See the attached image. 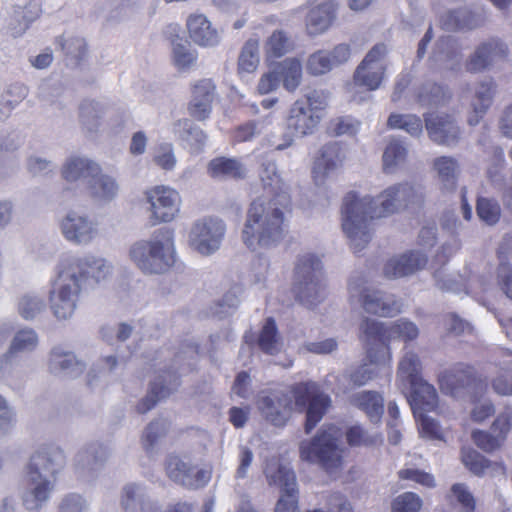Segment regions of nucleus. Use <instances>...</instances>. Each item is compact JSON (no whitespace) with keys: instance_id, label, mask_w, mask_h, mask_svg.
<instances>
[{"instance_id":"obj_1","label":"nucleus","mask_w":512,"mask_h":512,"mask_svg":"<svg viewBox=\"0 0 512 512\" xmlns=\"http://www.w3.org/2000/svg\"><path fill=\"white\" fill-rule=\"evenodd\" d=\"M423 200V194L409 183L389 187L376 198L359 199L355 192L347 193L341 210L342 228L353 252L360 253L370 242L373 220L393 214L400 207L422 204Z\"/></svg>"},{"instance_id":"obj_2","label":"nucleus","mask_w":512,"mask_h":512,"mask_svg":"<svg viewBox=\"0 0 512 512\" xmlns=\"http://www.w3.org/2000/svg\"><path fill=\"white\" fill-rule=\"evenodd\" d=\"M260 178L265 188H269L273 197L261 198L251 202L242 230V240L250 250L269 248L282 240L285 232L284 212L290 203V197L283 190L284 183L276 171L275 163L264 165Z\"/></svg>"},{"instance_id":"obj_3","label":"nucleus","mask_w":512,"mask_h":512,"mask_svg":"<svg viewBox=\"0 0 512 512\" xmlns=\"http://www.w3.org/2000/svg\"><path fill=\"white\" fill-rule=\"evenodd\" d=\"M293 405L299 412H306L304 429L307 434L317 426L331 407V398L312 381L295 383L288 393L260 394L256 406L264 419L275 427L288 423Z\"/></svg>"},{"instance_id":"obj_4","label":"nucleus","mask_w":512,"mask_h":512,"mask_svg":"<svg viewBox=\"0 0 512 512\" xmlns=\"http://www.w3.org/2000/svg\"><path fill=\"white\" fill-rule=\"evenodd\" d=\"M110 273V266L104 259L87 257L68 263L59 274L50 292V306L58 319H67L75 311L79 294L85 284L93 279L95 283L104 280Z\"/></svg>"},{"instance_id":"obj_5","label":"nucleus","mask_w":512,"mask_h":512,"mask_svg":"<svg viewBox=\"0 0 512 512\" xmlns=\"http://www.w3.org/2000/svg\"><path fill=\"white\" fill-rule=\"evenodd\" d=\"M360 329L365 340L372 346L367 350L369 364L364 363L350 373L349 379L355 386H363L375 377L377 371L370 368V365L390 367L389 343L391 340L410 341L416 339L419 333L414 323L404 320L385 326L381 322L366 318Z\"/></svg>"},{"instance_id":"obj_6","label":"nucleus","mask_w":512,"mask_h":512,"mask_svg":"<svg viewBox=\"0 0 512 512\" xmlns=\"http://www.w3.org/2000/svg\"><path fill=\"white\" fill-rule=\"evenodd\" d=\"M64 462L62 451L53 447L38 450L31 456L24 477L23 504L27 510L37 511L48 500Z\"/></svg>"},{"instance_id":"obj_7","label":"nucleus","mask_w":512,"mask_h":512,"mask_svg":"<svg viewBox=\"0 0 512 512\" xmlns=\"http://www.w3.org/2000/svg\"><path fill=\"white\" fill-rule=\"evenodd\" d=\"M422 365L417 354L406 353L401 359L397 377L402 386L409 390L408 401L414 411H433L438 404L435 387L425 381L421 375Z\"/></svg>"},{"instance_id":"obj_8","label":"nucleus","mask_w":512,"mask_h":512,"mask_svg":"<svg viewBox=\"0 0 512 512\" xmlns=\"http://www.w3.org/2000/svg\"><path fill=\"white\" fill-rule=\"evenodd\" d=\"M340 438L341 431L336 425H325L310 441L301 443L300 456L331 472L342 465L343 450L338 446Z\"/></svg>"},{"instance_id":"obj_9","label":"nucleus","mask_w":512,"mask_h":512,"mask_svg":"<svg viewBox=\"0 0 512 512\" xmlns=\"http://www.w3.org/2000/svg\"><path fill=\"white\" fill-rule=\"evenodd\" d=\"M322 264L314 254H306L298 259L294 271L293 291L297 301L312 308L320 303L325 296L322 284Z\"/></svg>"},{"instance_id":"obj_10","label":"nucleus","mask_w":512,"mask_h":512,"mask_svg":"<svg viewBox=\"0 0 512 512\" xmlns=\"http://www.w3.org/2000/svg\"><path fill=\"white\" fill-rule=\"evenodd\" d=\"M326 106V95L323 91L314 90L305 94L291 105L286 118L287 130L294 137L313 134Z\"/></svg>"},{"instance_id":"obj_11","label":"nucleus","mask_w":512,"mask_h":512,"mask_svg":"<svg viewBox=\"0 0 512 512\" xmlns=\"http://www.w3.org/2000/svg\"><path fill=\"white\" fill-rule=\"evenodd\" d=\"M163 240L136 243L130 250L131 259L145 273H162L174 263L172 233L164 232Z\"/></svg>"},{"instance_id":"obj_12","label":"nucleus","mask_w":512,"mask_h":512,"mask_svg":"<svg viewBox=\"0 0 512 512\" xmlns=\"http://www.w3.org/2000/svg\"><path fill=\"white\" fill-rule=\"evenodd\" d=\"M62 176L66 181L90 178L89 183L93 194L102 199H111L118 190L115 180L101 174L100 167L88 159L79 157L69 159L62 169Z\"/></svg>"},{"instance_id":"obj_13","label":"nucleus","mask_w":512,"mask_h":512,"mask_svg":"<svg viewBox=\"0 0 512 512\" xmlns=\"http://www.w3.org/2000/svg\"><path fill=\"white\" fill-rule=\"evenodd\" d=\"M438 384L442 393L456 397L468 390L486 388L487 378L470 364L456 363L438 375Z\"/></svg>"},{"instance_id":"obj_14","label":"nucleus","mask_w":512,"mask_h":512,"mask_svg":"<svg viewBox=\"0 0 512 512\" xmlns=\"http://www.w3.org/2000/svg\"><path fill=\"white\" fill-rule=\"evenodd\" d=\"M144 196L152 226L171 222L179 213L181 198L173 188L157 185L147 189Z\"/></svg>"},{"instance_id":"obj_15","label":"nucleus","mask_w":512,"mask_h":512,"mask_svg":"<svg viewBox=\"0 0 512 512\" xmlns=\"http://www.w3.org/2000/svg\"><path fill=\"white\" fill-rule=\"evenodd\" d=\"M387 53L388 48L384 43L375 44L357 66L353 75L355 84L369 91L378 89L385 76Z\"/></svg>"},{"instance_id":"obj_16","label":"nucleus","mask_w":512,"mask_h":512,"mask_svg":"<svg viewBox=\"0 0 512 512\" xmlns=\"http://www.w3.org/2000/svg\"><path fill=\"white\" fill-rule=\"evenodd\" d=\"M225 234V225L217 218H204L195 223L191 230L190 242L194 250L210 255L219 249Z\"/></svg>"},{"instance_id":"obj_17","label":"nucleus","mask_w":512,"mask_h":512,"mask_svg":"<svg viewBox=\"0 0 512 512\" xmlns=\"http://www.w3.org/2000/svg\"><path fill=\"white\" fill-rule=\"evenodd\" d=\"M351 297H359L363 309L370 314L381 317H393L401 312V305L395 300H384L377 290L360 289L356 282L349 284Z\"/></svg>"},{"instance_id":"obj_18","label":"nucleus","mask_w":512,"mask_h":512,"mask_svg":"<svg viewBox=\"0 0 512 512\" xmlns=\"http://www.w3.org/2000/svg\"><path fill=\"white\" fill-rule=\"evenodd\" d=\"M512 426V413L505 412L497 416L491 426V431L475 430L471 438L475 445L487 453H492L504 444Z\"/></svg>"},{"instance_id":"obj_19","label":"nucleus","mask_w":512,"mask_h":512,"mask_svg":"<svg viewBox=\"0 0 512 512\" xmlns=\"http://www.w3.org/2000/svg\"><path fill=\"white\" fill-rule=\"evenodd\" d=\"M216 94V85L212 79H201L191 88V100L188 103V112L196 120L207 119L212 111V104Z\"/></svg>"},{"instance_id":"obj_20","label":"nucleus","mask_w":512,"mask_h":512,"mask_svg":"<svg viewBox=\"0 0 512 512\" xmlns=\"http://www.w3.org/2000/svg\"><path fill=\"white\" fill-rule=\"evenodd\" d=\"M272 480L281 488V496L276 504L275 512H299L298 489L296 475L284 466H280Z\"/></svg>"},{"instance_id":"obj_21","label":"nucleus","mask_w":512,"mask_h":512,"mask_svg":"<svg viewBox=\"0 0 512 512\" xmlns=\"http://www.w3.org/2000/svg\"><path fill=\"white\" fill-rule=\"evenodd\" d=\"M425 126L429 137L438 144L451 146L456 144L460 138V129L448 114L429 113L425 115Z\"/></svg>"},{"instance_id":"obj_22","label":"nucleus","mask_w":512,"mask_h":512,"mask_svg":"<svg viewBox=\"0 0 512 512\" xmlns=\"http://www.w3.org/2000/svg\"><path fill=\"white\" fill-rule=\"evenodd\" d=\"M166 472L170 479L187 487L202 486L209 480V475L205 470H196L195 466L184 462L176 455L168 457Z\"/></svg>"},{"instance_id":"obj_23","label":"nucleus","mask_w":512,"mask_h":512,"mask_svg":"<svg viewBox=\"0 0 512 512\" xmlns=\"http://www.w3.org/2000/svg\"><path fill=\"white\" fill-rule=\"evenodd\" d=\"M179 376L174 371H163L151 383L150 390L145 398H143L136 406V410L140 414H144L151 410L159 400L168 397L173 390L179 386Z\"/></svg>"},{"instance_id":"obj_24","label":"nucleus","mask_w":512,"mask_h":512,"mask_svg":"<svg viewBox=\"0 0 512 512\" xmlns=\"http://www.w3.org/2000/svg\"><path fill=\"white\" fill-rule=\"evenodd\" d=\"M305 16L306 30L309 35H318L325 32L333 23L336 16L337 5L333 1L316 4L315 1L307 3Z\"/></svg>"},{"instance_id":"obj_25","label":"nucleus","mask_w":512,"mask_h":512,"mask_svg":"<svg viewBox=\"0 0 512 512\" xmlns=\"http://www.w3.org/2000/svg\"><path fill=\"white\" fill-rule=\"evenodd\" d=\"M507 54L508 49L504 43L497 39H491L477 47L466 62V70L470 73L481 72L497 58H505Z\"/></svg>"},{"instance_id":"obj_26","label":"nucleus","mask_w":512,"mask_h":512,"mask_svg":"<svg viewBox=\"0 0 512 512\" xmlns=\"http://www.w3.org/2000/svg\"><path fill=\"white\" fill-rule=\"evenodd\" d=\"M344 155L339 143L333 142L324 145L316 156L313 163V179L316 184L324 182L330 172L335 170L342 163Z\"/></svg>"},{"instance_id":"obj_27","label":"nucleus","mask_w":512,"mask_h":512,"mask_svg":"<svg viewBox=\"0 0 512 512\" xmlns=\"http://www.w3.org/2000/svg\"><path fill=\"white\" fill-rule=\"evenodd\" d=\"M426 263L427 258L423 254L411 251L399 257L391 258L385 264L383 272L387 278H400L417 272Z\"/></svg>"},{"instance_id":"obj_28","label":"nucleus","mask_w":512,"mask_h":512,"mask_svg":"<svg viewBox=\"0 0 512 512\" xmlns=\"http://www.w3.org/2000/svg\"><path fill=\"white\" fill-rule=\"evenodd\" d=\"M461 459L469 471L476 476H483L489 473L491 476H506L507 469L503 462H493L487 459L474 449H462Z\"/></svg>"},{"instance_id":"obj_29","label":"nucleus","mask_w":512,"mask_h":512,"mask_svg":"<svg viewBox=\"0 0 512 512\" xmlns=\"http://www.w3.org/2000/svg\"><path fill=\"white\" fill-rule=\"evenodd\" d=\"M190 38L200 46H214L218 43L217 31L202 14L190 15L186 22Z\"/></svg>"},{"instance_id":"obj_30","label":"nucleus","mask_w":512,"mask_h":512,"mask_svg":"<svg viewBox=\"0 0 512 512\" xmlns=\"http://www.w3.org/2000/svg\"><path fill=\"white\" fill-rule=\"evenodd\" d=\"M207 173L213 179L241 180L246 176V169L238 159L220 156L209 161Z\"/></svg>"},{"instance_id":"obj_31","label":"nucleus","mask_w":512,"mask_h":512,"mask_svg":"<svg viewBox=\"0 0 512 512\" xmlns=\"http://www.w3.org/2000/svg\"><path fill=\"white\" fill-rule=\"evenodd\" d=\"M62 231L68 240L78 244L91 241L97 232L92 222L70 214L62 222Z\"/></svg>"},{"instance_id":"obj_32","label":"nucleus","mask_w":512,"mask_h":512,"mask_svg":"<svg viewBox=\"0 0 512 512\" xmlns=\"http://www.w3.org/2000/svg\"><path fill=\"white\" fill-rule=\"evenodd\" d=\"M351 403L363 411L373 423L379 422L384 413L383 397L376 391L369 390L356 393L352 396Z\"/></svg>"},{"instance_id":"obj_33","label":"nucleus","mask_w":512,"mask_h":512,"mask_svg":"<svg viewBox=\"0 0 512 512\" xmlns=\"http://www.w3.org/2000/svg\"><path fill=\"white\" fill-rule=\"evenodd\" d=\"M295 48L294 40L283 30H275L264 43V55L267 62L282 58Z\"/></svg>"},{"instance_id":"obj_34","label":"nucleus","mask_w":512,"mask_h":512,"mask_svg":"<svg viewBox=\"0 0 512 512\" xmlns=\"http://www.w3.org/2000/svg\"><path fill=\"white\" fill-rule=\"evenodd\" d=\"M275 70L282 82L283 87L289 91L294 92L302 81V63L296 57L286 58L277 63Z\"/></svg>"},{"instance_id":"obj_35","label":"nucleus","mask_w":512,"mask_h":512,"mask_svg":"<svg viewBox=\"0 0 512 512\" xmlns=\"http://www.w3.org/2000/svg\"><path fill=\"white\" fill-rule=\"evenodd\" d=\"M494 93L495 84L492 80L488 83L481 84L480 89L476 92L472 101V112L468 116V123L471 126L477 125L483 118L486 111L491 106Z\"/></svg>"},{"instance_id":"obj_36","label":"nucleus","mask_w":512,"mask_h":512,"mask_svg":"<svg viewBox=\"0 0 512 512\" xmlns=\"http://www.w3.org/2000/svg\"><path fill=\"white\" fill-rule=\"evenodd\" d=\"M259 40L248 39L238 57V73H253L259 65Z\"/></svg>"},{"instance_id":"obj_37","label":"nucleus","mask_w":512,"mask_h":512,"mask_svg":"<svg viewBox=\"0 0 512 512\" xmlns=\"http://www.w3.org/2000/svg\"><path fill=\"white\" fill-rule=\"evenodd\" d=\"M279 333L274 318L268 317L258 336V346L266 354L274 355L278 352Z\"/></svg>"},{"instance_id":"obj_38","label":"nucleus","mask_w":512,"mask_h":512,"mask_svg":"<svg viewBox=\"0 0 512 512\" xmlns=\"http://www.w3.org/2000/svg\"><path fill=\"white\" fill-rule=\"evenodd\" d=\"M177 125L183 127V132L180 134V138L187 144L190 152H201L207 139L204 131L199 127L192 126L188 119L179 120Z\"/></svg>"},{"instance_id":"obj_39","label":"nucleus","mask_w":512,"mask_h":512,"mask_svg":"<svg viewBox=\"0 0 512 512\" xmlns=\"http://www.w3.org/2000/svg\"><path fill=\"white\" fill-rule=\"evenodd\" d=\"M434 168L438 173L445 189L453 190L456 187L457 162L447 156H441L434 160Z\"/></svg>"},{"instance_id":"obj_40","label":"nucleus","mask_w":512,"mask_h":512,"mask_svg":"<svg viewBox=\"0 0 512 512\" xmlns=\"http://www.w3.org/2000/svg\"><path fill=\"white\" fill-rule=\"evenodd\" d=\"M407 150L398 140L391 141L383 153V168L386 173H391L393 169L405 162Z\"/></svg>"},{"instance_id":"obj_41","label":"nucleus","mask_w":512,"mask_h":512,"mask_svg":"<svg viewBox=\"0 0 512 512\" xmlns=\"http://www.w3.org/2000/svg\"><path fill=\"white\" fill-rule=\"evenodd\" d=\"M442 26L446 30L473 29L477 26L474 16L468 11H450L442 19Z\"/></svg>"},{"instance_id":"obj_42","label":"nucleus","mask_w":512,"mask_h":512,"mask_svg":"<svg viewBox=\"0 0 512 512\" xmlns=\"http://www.w3.org/2000/svg\"><path fill=\"white\" fill-rule=\"evenodd\" d=\"M392 129H403L413 136L422 132V121L416 115L391 114L387 122Z\"/></svg>"},{"instance_id":"obj_43","label":"nucleus","mask_w":512,"mask_h":512,"mask_svg":"<svg viewBox=\"0 0 512 512\" xmlns=\"http://www.w3.org/2000/svg\"><path fill=\"white\" fill-rule=\"evenodd\" d=\"M478 217L488 225L496 224L501 216V208L497 201L479 197L476 205Z\"/></svg>"},{"instance_id":"obj_44","label":"nucleus","mask_w":512,"mask_h":512,"mask_svg":"<svg viewBox=\"0 0 512 512\" xmlns=\"http://www.w3.org/2000/svg\"><path fill=\"white\" fill-rule=\"evenodd\" d=\"M37 345V335L33 330H21L19 331L11 344V347L6 355L3 356V359L7 360L10 355L15 352H21L26 350H32Z\"/></svg>"},{"instance_id":"obj_45","label":"nucleus","mask_w":512,"mask_h":512,"mask_svg":"<svg viewBox=\"0 0 512 512\" xmlns=\"http://www.w3.org/2000/svg\"><path fill=\"white\" fill-rule=\"evenodd\" d=\"M446 98V90L437 83L424 84L418 91L417 101L421 105L438 104Z\"/></svg>"},{"instance_id":"obj_46","label":"nucleus","mask_w":512,"mask_h":512,"mask_svg":"<svg viewBox=\"0 0 512 512\" xmlns=\"http://www.w3.org/2000/svg\"><path fill=\"white\" fill-rule=\"evenodd\" d=\"M334 67L328 52L319 50L311 54L307 61V71L312 75H322Z\"/></svg>"},{"instance_id":"obj_47","label":"nucleus","mask_w":512,"mask_h":512,"mask_svg":"<svg viewBox=\"0 0 512 512\" xmlns=\"http://www.w3.org/2000/svg\"><path fill=\"white\" fill-rule=\"evenodd\" d=\"M345 435L348 445L352 447L372 446L381 440L378 436L368 435L366 430L360 425L349 427Z\"/></svg>"},{"instance_id":"obj_48","label":"nucleus","mask_w":512,"mask_h":512,"mask_svg":"<svg viewBox=\"0 0 512 512\" xmlns=\"http://www.w3.org/2000/svg\"><path fill=\"white\" fill-rule=\"evenodd\" d=\"M421 507L422 500L416 493L405 492L394 499L392 512H419Z\"/></svg>"},{"instance_id":"obj_49","label":"nucleus","mask_w":512,"mask_h":512,"mask_svg":"<svg viewBox=\"0 0 512 512\" xmlns=\"http://www.w3.org/2000/svg\"><path fill=\"white\" fill-rule=\"evenodd\" d=\"M398 478L403 481L415 482L427 488L435 486V479L432 474L416 468H405L399 470Z\"/></svg>"},{"instance_id":"obj_50","label":"nucleus","mask_w":512,"mask_h":512,"mask_svg":"<svg viewBox=\"0 0 512 512\" xmlns=\"http://www.w3.org/2000/svg\"><path fill=\"white\" fill-rule=\"evenodd\" d=\"M451 493L463 509V512H475L476 501L465 484L456 483L451 487Z\"/></svg>"},{"instance_id":"obj_51","label":"nucleus","mask_w":512,"mask_h":512,"mask_svg":"<svg viewBox=\"0 0 512 512\" xmlns=\"http://www.w3.org/2000/svg\"><path fill=\"white\" fill-rule=\"evenodd\" d=\"M44 307L45 304L42 300L36 297L24 296L19 301L18 311L24 319L29 320L39 314Z\"/></svg>"},{"instance_id":"obj_52","label":"nucleus","mask_w":512,"mask_h":512,"mask_svg":"<svg viewBox=\"0 0 512 512\" xmlns=\"http://www.w3.org/2000/svg\"><path fill=\"white\" fill-rule=\"evenodd\" d=\"M153 161L163 170H172L176 165V158L171 144H163L156 150Z\"/></svg>"},{"instance_id":"obj_53","label":"nucleus","mask_w":512,"mask_h":512,"mask_svg":"<svg viewBox=\"0 0 512 512\" xmlns=\"http://www.w3.org/2000/svg\"><path fill=\"white\" fill-rule=\"evenodd\" d=\"M50 362L53 370H66L70 367L78 366L75 356L70 352H63L60 348H55L51 352Z\"/></svg>"},{"instance_id":"obj_54","label":"nucleus","mask_w":512,"mask_h":512,"mask_svg":"<svg viewBox=\"0 0 512 512\" xmlns=\"http://www.w3.org/2000/svg\"><path fill=\"white\" fill-rule=\"evenodd\" d=\"M259 133L258 122L255 120L247 121L238 125L232 132L233 142L242 143L251 141Z\"/></svg>"},{"instance_id":"obj_55","label":"nucleus","mask_w":512,"mask_h":512,"mask_svg":"<svg viewBox=\"0 0 512 512\" xmlns=\"http://www.w3.org/2000/svg\"><path fill=\"white\" fill-rule=\"evenodd\" d=\"M197 55L183 45L178 44L173 48V60L179 69L189 68L196 61Z\"/></svg>"},{"instance_id":"obj_56","label":"nucleus","mask_w":512,"mask_h":512,"mask_svg":"<svg viewBox=\"0 0 512 512\" xmlns=\"http://www.w3.org/2000/svg\"><path fill=\"white\" fill-rule=\"evenodd\" d=\"M279 77L276 70L264 73L258 82L257 91L260 95L268 94L274 91L279 84Z\"/></svg>"},{"instance_id":"obj_57","label":"nucleus","mask_w":512,"mask_h":512,"mask_svg":"<svg viewBox=\"0 0 512 512\" xmlns=\"http://www.w3.org/2000/svg\"><path fill=\"white\" fill-rule=\"evenodd\" d=\"M331 508L327 512H352V507L347 499L340 493L330 495L328 500ZM307 512H326L321 509L308 510Z\"/></svg>"},{"instance_id":"obj_58","label":"nucleus","mask_w":512,"mask_h":512,"mask_svg":"<svg viewBox=\"0 0 512 512\" xmlns=\"http://www.w3.org/2000/svg\"><path fill=\"white\" fill-rule=\"evenodd\" d=\"M498 278L501 289L512 300V268L501 264L498 267Z\"/></svg>"},{"instance_id":"obj_59","label":"nucleus","mask_w":512,"mask_h":512,"mask_svg":"<svg viewBox=\"0 0 512 512\" xmlns=\"http://www.w3.org/2000/svg\"><path fill=\"white\" fill-rule=\"evenodd\" d=\"M59 512H85L84 500L80 495H68L63 499Z\"/></svg>"},{"instance_id":"obj_60","label":"nucleus","mask_w":512,"mask_h":512,"mask_svg":"<svg viewBox=\"0 0 512 512\" xmlns=\"http://www.w3.org/2000/svg\"><path fill=\"white\" fill-rule=\"evenodd\" d=\"M253 460V453L247 447H242L239 454V466L236 470V478L243 479L247 476L248 469Z\"/></svg>"},{"instance_id":"obj_61","label":"nucleus","mask_w":512,"mask_h":512,"mask_svg":"<svg viewBox=\"0 0 512 512\" xmlns=\"http://www.w3.org/2000/svg\"><path fill=\"white\" fill-rule=\"evenodd\" d=\"M420 428L422 434L431 438V439H440V427L439 424L432 418L428 416H421L420 419Z\"/></svg>"},{"instance_id":"obj_62","label":"nucleus","mask_w":512,"mask_h":512,"mask_svg":"<svg viewBox=\"0 0 512 512\" xmlns=\"http://www.w3.org/2000/svg\"><path fill=\"white\" fill-rule=\"evenodd\" d=\"M249 382V373L246 371L239 372L236 375L235 381L233 383L232 392H234L240 398H247Z\"/></svg>"},{"instance_id":"obj_63","label":"nucleus","mask_w":512,"mask_h":512,"mask_svg":"<svg viewBox=\"0 0 512 512\" xmlns=\"http://www.w3.org/2000/svg\"><path fill=\"white\" fill-rule=\"evenodd\" d=\"M445 329L452 334L459 335L464 332L467 324L456 314L450 313L443 319Z\"/></svg>"},{"instance_id":"obj_64","label":"nucleus","mask_w":512,"mask_h":512,"mask_svg":"<svg viewBox=\"0 0 512 512\" xmlns=\"http://www.w3.org/2000/svg\"><path fill=\"white\" fill-rule=\"evenodd\" d=\"M160 436V430H159V423L158 422H151L143 436H142V444L145 448V450H150L156 443Z\"/></svg>"}]
</instances>
